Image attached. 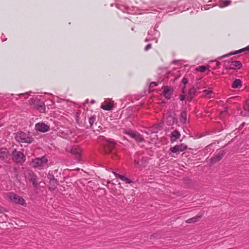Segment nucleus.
<instances>
[{"label":"nucleus","instance_id":"nucleus-1","mask_svg":"<svg viewBox=\"0 0 249 249\" xmlns=\"http://www.w3.org/2000/svg\"><path fill=\"white\" fill-rule=\"evenodd\" d=\"M15 139L18 142L24 143H31L33 140L29 134L21 131L16 133Z\"/></svg>","mask_w":249,"mask_h":249},{"label":"nucleus","instance_id":"nucleus-2","mask_svg":"<svg viewBox=\"0 0 249 249\" xmlns=\"http://www.w3.org/2000/svg\"><path fill=\"white\" fill-rule=\"evenodd\" d=\"M8 197L11 201L14 203L21 206L26 205V202L24 199L22 197L16 194L13 192L9 193L8 195Z\"/></svg>","mask_w":249,"mask_h":249},{"label":"nucleus","instance_id":"nucleus-3","mask_svg":"<svg viewBox=\"0 0 249 249\" xmlns=\"http://www.w3.org/2000/svg\"><path fill=\"white\" fill-rule=\"evenodd\" d=\"M48 162V160L46 157L43 156L40 158H36L33 160L30 163V165L34 168H42Z\"/></svg>","mask_w":249,"mask_h":249},{"label":"nucleus","instance_id":"nucleus-4","mask_svg":"<svg viewBox=\"0 0 249 249\" xmlns=\"http://www.w3.org/2000/svg\"><path fill=\"white\" fill-rule=\"evenodd\" d=\"M13 160L17 163H23L25 161V156L23 153L15 150L12 154Z\"/></svg>","mask_w":249,"mask_h":249},{"label":"nucleus","instance_id":"nucleus-5","mask_svg":"<svg viewBox=\"0 0 249 249\" xmlns=\"http://www.w3.org/2000/svg\"><path fill=\"white\" fill-rule=\"evenodd\" d=\"M125 133L132 138L134 139L138 142H141L143 141L142 136L138 132L128 130L125 131Z\"/></svg>","mask_w":249,"mask_h":249},{"label":"nucleus","instance_id":"nucleus-6","mask_svg":"<svg viewBox=\"0 0 249 249\" xmlns=\"http://www.w3.org/2000/svg\"><path fill=\"white\" fill-rule=\"evenodd\" d=\"M115 142L111 140H107L103 143V146L106 153H108L111 151L113 148L115 147Z\"/></svg>","mask_w":249,"mask_h":249},{"label":"nucleus","instance_id":"nucleus-7","mask_svg":"<svg viewBox=\"0 0 249 249\" xmlns=\"http://www.w3.org/2000/svg\"><path fill=\"white\" fill-rule=\"evenodd\" d=\"M35 128L36 130L44 133L50 130V126L43 123H38L36 124Z\"/></svg>","mask_w":249,"mask_h":249},{"label":"nucleus","instance_id":"nucleus-8","mask_svg":"<svg viewBox=\"0 0 249 249\" xmlns=\"http://www.w3.org/2000/svg\"><path fill=\"white\" fill-rule=\"evenodd\" d=\"M187 146L183 143L179 145H176L174 147L170 148V150L173 153H177L178 152H182L186 150Z\"/></svg>","mask_w":249,"mask_h":249},{"label":"nucleus","instance_id":"nucleus-9","mask_svg":"<svg viewBox=\"0 0 249 249\" xmlns=\"http://www.w3.org/2000/svg\"><path fill=\"white\" fill-rule=\"evenodd\" d=\"M71 154L75 155L79 160H80L82 150L78 145H73L71 148Z\"/></svg>","mask_w":249,"mask_h":249},{"label":"nucleus","instance_id":"nucleus-10","mask_svg":"<svg viewBox=\"0 0 249 249\" xmlns=\"http://www.w3.org/2000/svg\"><path fill=\"white\" fill-rule=\"evenodd\" d=\"M242 64L239 61H233L229 62L228 65H226V68L229 69H239L242 67Z\"/></svg>","mask_w":249,"mask_h":249},{"label":"nucleus","instance_id":"nucleus-11","mask_svg":"<svg viewBox=\"0 0 249 249\" xmlns=\"http://www.w3.org/2000/svg\"><path fill=\"white\" fill-rule=\"evenodd\" d=\"M224 154V153L223 152H219L215 157H214L211 159V162L212 163H214L217 161H219L223 157Z\"/></svg>","mask_w":249,"mask_h":249},{"label":"nucleus","instance_id":"nucleus-12","mask_svg":"<svg viewBox=\"0 0 249 249\" xmlns=\"http://www.w3.org/2000/svg\"><path fill=\"white\" fill-rule=\"evenodd\" d=\"M112 173L115 175L116 177L119 178L122 180L124 181L126 183H131L132 181L129 178H125L124 176L118 174V173L112 172Z\"/></svg>","mask_w":249,"mask_h":249},{"label":"nucleus","instance_id":"nucleus-13","mask_svg":"<svg viewBox=\"0 0 249 249\" xmlns=\"http://www.w3.org/2000/svg\"><path fill=\"white\" fill-rule=\"evenodd\" d=\"M180 134L177 130L173 131L171 133V141L173 142L179 138Z\"/></svg>","mask_w":249,"mask_h":249},{"label":"nucleus","instance_id":"nucleus-14","mask_svg":"<svg viewBox=\"0 0 249 249\" xmlns=\"http://www.w3.org/2000/svg\"><path fill=\"white\" fill-rule=\"evenodd\" d=\"M163 96L167 99H170L172 94V89L169 88H166L163 91Z\"/></svg>","mask_w":249,"mask_h":249},{"label":"nucleus","instance_id":"nucleus-15","mask_svg":"<svg viewBox=\"0 0 249 249\" xmlns=\"http://www.w3.org/2000/svg\"><path fill=\"white\" fill-rule=\"evenodd\" d=\"M146 162L147 161L146 160H142L141 161V163L140 162L137 160H135L134 161V163L135 165L140 169H142V168H143L144 167L145 164Z\"/></svg>","mask_w":249,"mask_h":249},{"label":"nucleus","instance_id":"nucleus-16","mask_svg":"<svg viewBox=\"0 0 249 249\" xmlns=\"http://www.w3.org/2000/svg\"><path fill=\"white\" fill-rule=\"evenodd\" d=\"M245 51H249V45L247 47H245V48H243V49H240L239 50L235 51L234 53H233V54H237V53H242V52H244ZM231 54H232V53H229V54H227V55H223L220 58H219V59L224 58V57H226V56H230V55H231Z\"/></svg>","mask_w":249,"mask_h":249},{"label":"nucleus","instance_id":"nucleus-17","mask_svg":"<svg viewBox=\"0 0 249 249\" xmlns=\"http://www.w3.org/2000/svg\"><path fill=\"white\" fill-rule=\"evenodd\" d=\"M242 87V82L240 79H235L232 83V88L234 89L241 88Z\"/></svg>","mask_w":249,"mask_h":249},{"label":"nucleus","instance_id":"nucleus-18","mask_svg":"<svg viewBox=\"0 0 249 249\" xmlns=\"http://www.w3.org/2000/svg\"><path fill=\"white\" fill-rule=\"evenodd\" d=\"M202 217V214L197 215L196 216H194L191 218L188 219L186 221V222L187 223H192L197 222L201 217Z\"/></svg>","mask_w":249,"mask_h":249},{"label":"nucleus","instance_id":"nucleus-19","mask_svg":"<svg viewBox=\"0 0 249 249\" xmlns=\"http://www.w3.org/2000/svg\"><path fill=\"white\" fill-rule=\"evenodd\" d=\"M57 181L53 178L50 181V187L49 189L51 191H53L55 189L56 187Z\"/></svg>","mask_w":249,"mask_h":249},{"label":"nucleus","instance_id":"nucleus-20","mask_svg":"<svg viewBox=\"0 0 249 249\" xmlns=\"http://www.w3.org/2000/svg\"><path fill=\"white\" fill-rule=\"evenodd\" d=\"M101 108L105 110H110L113 107V105L111 102L107 103L106 104L102 105L101 107Z\"/></svg>","mask_w":249,"mask_h":249},{"label":"nucleus","instance_id":"nucleus-21","mask_svg":"<svg viewBox=\"0 0 249 249\" xmlns=\"http://www.w3.org/2000/svg\"><path fill=\"white\" fill-rule=\"evenodd\" d=\"M7 157V151L6 148L0 149V159H4Z\"/></svg>","mask_w":249,"mask_h":249},{"label":"nucleus","instance_id":"nucleus-22","mask_svg":"<svg viewBox=\"0 0 249 249\" xmlns=\"http://www.w3.org/2000/svg\"><path fill=\"white\" fill-rule=\"evenodd\" d=\"M187 114L185 111H182L181 113L180 117V121L183 124H185L187 120Z\"/></svg>","mask_w":249,"mask_h":249},{"label":"nucleus","instance_id":"nucleus-23","mask_svg":"<svg viewBox=\"0 0 249 249\" xmlns=\"http://www.w3.org/2000/svg\"><path fill=\"white\" fill-rule=\"evenodd\" d=\"M210 66H199L196 68V70L197 71H199L200 72H204L207 70H208L210 68Z\"/></svg>","mask_w":249,"mask_h":249},{"label":"nucleus","instance_id":"nucleus-24","mask_svg":"<svg viewBox=\"0 0 249 249\" xmlns=\"http://www.w3.org/2000/svg\"><path fill=\"white\" fill-rule=\"evenodd\" d=\"M198 93V90L195 88H192L190 89L189 94L191 97H194Z\"/></svg>","mask_w":249,"mask_h":249},{"label":"nucleus","instance_id":"nucleus-25","mask_svg":"<svg viewBox=\"0 0 249 249\" xmlns=\"http://www.w3.org/2000/svg\"><path fill=\"white\" fill-rule=\"evenodd\" d=\"M30 178L29 179L31 181H36V176L34 174V173L31 171H30L29 173Z\"/></svg>","mask_w":249,"mask_h":249},{"label":"nucleus","instance_id":"nucleus-26","mask_svg":"<svg viewBox=\"0 0 249 249\" xmlns=\"http://www.w3.org/2000/svg\"><path fill=\"white\" fill-rule=\"evenodd\" d=\"M223 3H224V4H223L222 3H221L219 4V7L220 8H224V7H225L227 6L230 5L231 4V1L230 0H226V1H224Z\"/></svg>","mask_w":249,"mask_h":249},{"label":"nucleus","instance_id":"nucleus-27","mask_svg":"<svg viewBox=\"0 0 249 249\" xmlns=\"http://www.w3.org/2000/svg\"><path fill=\"white\" fill-rule=\"evenodd\" d=\"M95 121V117H91L89 119V123L90 124V125H92L93 123H94Z\"/></svg>","mask_w":249,"mask_h":249},{"label":"nucleus","instance_id":"nucleus-28","mask_svg":"<svg viewBox=\"0 0 249 249\" xmlns=\"http://www.w3.org/2000/svg\"><path fill=\"white\" fill-rule=\"evenodd\" d=\"M245 110L249 112V101H248L246 102V104L244 106Z\"/></svg>","mask_w":249,"mask_h":249},{"label":"nucleus","instance_id":"nucleus-29","mask_svg":"<svg viewBox=\"0 0 249 249\" xmlns=\"http://www.w3.org/2000/svg\"><path fill=\"white\" fill-rule=\"evenodd\" d=\"M203 92L207 95H209L212 93V90L211 89L204 90Z\"/></svg>","mask_w":249,"mask_h":249},{"label":"nucleus","instance_id":"nucleus-30","mask_svg":"<svg viewBox=\"0 0 249 249\" xmlns=\"http://www.w3.org/2000/svg\"><path fill=\"white\" fill-rule=\"evenodd\" d=\"M151 48V44H148L146 46L144 50H145V51H148L149 49H150Z\"/></svg>","mask_w":249,"mask_h":249},{"label":"nucleus","instance_id":"nucleus-31","mask_svg":"<svg viewBox=\"0 0 249 249\" xmlns=\"http://www.w3.org/2000/svg\"><path fill=\"white\" fill-rule=\"evenodd\" d=\"M182 82L184 84L186 85L188 83V80L186 78H183Z\"/></svg>","mask_w":249,"mask_h":249},{"label":"nucleus","instance_id":"nucleus-32","mask_svg":"<svg viewBox=\"0 0 249 249\" xmlns=\"http://www.w3.org/2000/svg\"><path fill=\"white\" fill-rule=\"evenodd\" d=\"M32 182H33V184L35 187H36L37 186L38 184L36 181H32Z\"/></svg>","mask_w":249,"mask_h":249},{"label":"nucleus","instance_id":"nucleus-33","mask_svg":"<svg viewBox=\"0 0 249 249\" xmlns=\"http://www.w3.org/2000/svg\"><path fill=\"white\" fill-rule=\"evenodd\" d=\"M39 108H40V112H44L45 111V108L43 107L40 106Z\"/></svg>","mask_w":249,"mask_h":249},{"label":"nucleus","instance_id":"nucleus-34","mask_svg":"<svg viewBox=\"0 0 249 249\" xmlns=\"http://www.w3.org/2000/svg\"><path fill=\"white\" fill-rule=\"evenodd\" d=\"M184 99H185V97L183 95H181L180 96V100L181 101H183V100H184Z\"/></svg>","mask_w":249,"mask_h":249},{"label":"nucleus","instance_id":"nucleus-35","mask_svg":"<svg viewBox=\"0 0 249 249\" xmlns=\"http://www.w3.org/2000/svg\"><path fill=\"white\" fill-rule=\"evenodd\" d=\"M151 86H156L157 85V83L156 82H153L151 84Z\"/></svg>","mask_w":249,"mask_h":249},{"label":"nucleus","instance_id":"nucleus-36","mask_svg":"<svg viewBox=\"0 0 249 249\" xmlns=\"http://www.w3.org/2000/svg\"><path fill=\"white\" fill-rule=\"evenodd\" d=\"M149 40H150V39H147V38H146V39H145V42H147V41H149Z\"/></svg>","mask_w":249,"mask_h":249},{"label":"nucleus","instance_id":"nucleus-37","mask_svg":"<svg viewBox=\"0 0 249 249\" xmlns=\"http://www.w3.org/2000/svg\"><path fill=\"white\" fill-rule=\"evenodd\" d=\"M91 102L92 104H94V100H92Z\"/></svg>","mask_w":249,"mask_h":249}]
</instances>
